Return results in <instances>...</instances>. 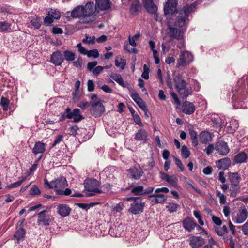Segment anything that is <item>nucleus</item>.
<instances>
[{
    "mask_svg": "<svg viewBox=\"0 0 248 248\" xmlns=\"http://www.w3.org/2000/svg\"><path fill=\"white\" fill-rule=\"evenodd\" d=\"M229 180L232 185H238L241 177L239 174L237 172H229Z\"/></svg>",
    "mask_w": 248,
    "mask_h": 248,
    "instance_id": "obj_33",
    "label": "nucleus"
},
{
    "mask_svg": "<svg viewBox=\"0 0 248 248\" xmlns=\"http://www.w3.org/2000/svg\"><path fill=\"white\" fill-rule=\"evenodd\" d=\"M64 60L68 62L73 61L75 59V54L71 51L66 50L63 52Z\"/></svg>",
    "mask_w": 248,
    "mask_h": 248,
    "instance_id": "obj_40",
    "label": "nucleus"
},
{
    "mask_svg": "<svg viewBox=\"0 0 248 248\" xmlns=\"http://www.w3.org/2000/svg\"><path fill=\"white\" fill-rule=\"evenodd\" d=\"M227 129L229 133H233L239 126L238 121L235 119H232L229 123H227Z\"/></svg>",
    "mask_w": 248,
    "mask_h": 248,
    "instance_id": "obj_34",
    "label": "nucleus"
},
{
    "mask_svg": "<svg viewBox=\"0 0 248 248\" xmlns=\"http://www.w3.org/2000/svg\"><path fill=\"white\" fill-rule=\"evenodd\" d=\"M41 191L38 186L36 185H33L30 190L31 195H38L40 194Z\"/></svg>",
    "mask_w": 248,
    "mask_h": 248,
    "instance_id": "obj_55",
    "label": "nucleus"
},
{
    "mask_svg": "<svg viewBox=\"0 0 248 248\" xmlns=\"http://www.w3.org/2000/svg\"><path fill=\"white\" fill-rule=\"evenodd\" d=\"M193 215L194 217L198 219V223L200 225L203 226L204 225V222L202 219V217L200 214L199 211L194 210L193 211Z\"/></svg>",
    "mask_w": 248,
    "mask_h": 248,
    "instance_id": "obj_52",
    "label": "nucleus"
},
{
    "mask_svg": "<svg viewBox=\"0 0 248 248\" xmlns=\"http://www.w3.org/2000/svg\"><path fill=\"white\" fill-rule=\"evenodd\" d=\"M182 226L185 230L190 232L196 228L197 224L192 218L187 217L183 220Z\"/></svg>",
    "mask_w": 248,
    "mask_h": 248,
    "instance_id": "obj_18",
    "label": "nucleus"
},
{
    "mask_svg": "<svg viewBox=\"0 0 248 248\" xmlns=\"http://www.w3.org/2000/svg\"><path fill=\"white\" fill-rule=\"evenodd\" d=\"M196 7L194 4L185 6L179 12V15L175 22V26L182 28L185 27L188 21L190 13L195 10Z\"/></svg>",
    "mask_w": 248,
    "mask_h": 248,
    "instance_id": "obj_3",
    "label": "nucleus"
},
{
    "mask_svg": "<svg viewBox=\"0 0 248 248\" xmlns=\"http://www.w3.org/2000/svg\"><path fill=\"white\" fill-rule=\"evenodd\" d=\"M176 91L182 98H186L192 93L190 87H187L185 79L180 75H175L173 78Z\"/></svg>",
    "mask_w": 248,
    "mask_h": 248,
    "instance_id": "obj_2",
    "label": "nucleus"
},
{
    "mask_svg": "<svg viewBox=\"0 0 248 248\" xmlns=\"http://www.w3.org/2000/svg\"><path fill=\"white\" fill-rule=\"evenodd\" d=\"M78 130L79 128L77 125L71 126L69 128V134L71 135L75 136L77 134H78Z\"/></svg>",
    "mask_w": 248,
    "mask_h": 248,
    "instance_id": "obj_61",
    "label": "nucleus"
},
{
    "mask_svg": "<svg viewBox=\"0 0 248 248\" xmlns=\"http://www.w3.org/2000/svg\"><path fill=\"white\" fill-rule=\"evenodd\" d=\"M64 62L63 55L60 51L53 52L51 55L50 62L55 66H60Z\"/></svg>",
    "mask_w": 248,
    "mask_h": 248,
    "instance_id": "obj_17",
    "label": "nucleus"
},
{
    "mask_svg": "<svg viewBox=\"0 0 248 248\" xmlns=\"http://www.w3.org/2000/svg\"><path fill=\"white\" fill-rule=\"evenodd\" d=\"M166 83L168 87L171 90L170 91V94L174 99L175 103L178 105H180V102L178 99L177 94L174 91H172L173 89V85L172 81V79L169 75H168V76L167 77Z\"/></svg>",
    "mask_w": 248,
    "mask_h": 248,
    "instance_id": "obj_23",
    "label": "nucleus"
},
{
    "mask_svg": "<svg viewBox=\"0 0 248 248\" xmlns=\"http://www.w3.org/2000/svg\"><path fill=\"white\" fill-rule=\"evenodd\" d=\"M193 54L188 51H180L179 58L177 61V67H185L193 61Z\"/></svg>",
    "mask_w": 248,
    "mask_h": 248,
    "instance_id": "obj_6",
    "label": "nucleus"
},
{
    "mask_svg": "<svg viewBox=\"0 0 248 248\" xmlns=\"http://www.w3.org/2000/svg\"><path fill=\"white\" fill-rule=\"evenodd\" d=\"M216 195L219 199V202L221 204H224L226 202V198L224 194L221 193L219 190L216 191Z\"/></svg>",
    "mask_w": 248,
    "mask_h": 248,
    "instance_id": "obj_54",
    "label": "nucleus"
},
{
    "mask_svg": "<svg viewBox=\"0 0 248 248\" xmlns=\"http://www.w3.org/2000/svg\"><path fill=\"white\" fill-rule=\"evenodd\" d=\"M230 165L231 161L228 157L220 159L216 162L217 167L220 170H225L230 166Z\"/></svg>",
    "mask_w": 248,
    "mask_h": 248,
    "instance_id": "obj_30",
    "label": "nucleus"
},
{
    "mask_svg": "<svg viewBox=\"0 0 248 248\" xmlns=\"http://www.w3.org/2000/svg\"><path fill=\"white\" fill-rule=\"evenodd\" d=\"M199 138L202 143L206 144L212 140L211 134L206 131H202L199 134Z\"/></svg>",
    "mask_w": 248,
    "mask_h": 248,
    "instance_id": "obj_32",
    "label": "nucleus"
},
{
    "mask_svg": "<svg viewBox=\"0 0 248 248\" xmlns=\"http://www.w3.org/2000/svg\"><path fill=\"white\" fill-rule=\"evenodd\" d=\"M127 171L129 178L134 180L140 179L144 174L142 169L139 165L130 168Z\"/></svg>",
    "mask_w": 248,
    "mask_h": 248,
    "instance_id": "obj_12",
    "label": "nucleus"
},
{
    "mask_svg": "<svg viewBox=\"0 0 248 248\" xmlns=\"http://www.w3.org/2000/svg\"><path fill=\"white\" fill-rule=\"evenodd\" d=\"M77 47L78 48V50L80 53L86 55L88 52V50L85 49L81 45V43H78L77 45Z\"/></svg>",
    "mask_w": 248,
    "mask_h": 248,
    "instance_id": "obj_62",
    "label": "nucleus"
},
{
    "mask_svg": "<svg viewBox=\"0 0 248 248\" xmlns=\"http://www.w3.org/2000/svg\"><path fill=\"white\" fill-rule=\"evenodd\" d=\"M95 6L101 10H107L111 5V2L109 0H96Z\"/></svg>",
    "mask_w": 248,
    "mask_h": 248,
    "instance_id": "obj_28",
    "label": "nucleus"
},
{
    "mask_svg": "<svg viewBox=\"0 0 248 248\" xmlns=\"http://www.w3.org/2000/svg\"><path fill=\"white\" fill-rule=\"evenodd\" d=\"M91 112L95 117H100L105 111V107L100 100L90 101Z\"/></svg>",
    "mask_w": 248,
    "mask_h": 248,
    "instance_id": "obj_8",
    "label": "nucleus"
},
{
    "mask_svg": "<svg viewBox=\"0 0 248 248\" xmlns=\"http://www.w3.org/2000/svg\"><path fill=\"white\" fill-rule=\"evenodd\" d=\"M79 111L78 108H75L72 111H71V109L69 108V111L67 114V118L68 119H74V115Z\"/></svg>",
    "mask_w": 248,
    "mask_h": 248,
    "instance_id": "obj_59",
    "label": "nucleus"
},
{
    "mask_svg": "<svg viewBox=\"0 0 248 248\" xmlns=\"http://www.w3.org/2000/svg\"><path fill=\"white\" fill-rule=\"evenodd\" d=\"M30 24L35 29H39L41 25V19L38 16L32 17L30 20Z\"/></svg>",
    "mask_w": 248,
    "mask_h": 248,
    "instance_id": "obj_38",
    "label": "nucleus"
},
{
    "mask_svg": "<svg viewBox=\"0 0 248 248\" xmlns=\"http://www.w3.org/2000/svg\"><path fill=\"white\" fill-rule=\"evenodd\" d=\"M84 185L87 191L85 194L86 197L95 196L103 192V190L99 189V182L95 179H86L84 182Z\"/></svg>",
    "mask_w": 248,
    "mask_h": 248,
    "instance_id": "obj_5",
    "label": "nucleus"
},
{
    "mask_svg": "<svg viewBox=\"0 0 248 248\" xmlns=\"http://www.w3.org/2000/svg\"><path fill=\"white\" fill-rule=\"evenodd\" d=\"M248 214L246 208L244 206H241L232 214V220L235 223L241 224L246 220Z\"/></svg>",
    "mask_w": 248,
    "mask_h": 248,
    "instance_id": "obj_7",
    "label": "nucleus"
},
{
    "mask_svg": "<svg viewBox=\"0 0 248 248\" xmlns=\"http://www.w3.org/2000/svg\"><path fill=\"white\" fill-rule=\"evenodd\" d=\"M83 5H78L75 7L71 12V16L73 18H79L80 22L82 23L83 17Z\"/></svg>",
    "mask_w": 248,
    "mask_h": 248,
    "instance_id": "obj_26",
    "label": "nucleus"
},
{
    "mask_svg": "<svg viewBox=\"0 0 248 248\" xmlns=\"http://www.w3.org/2000/svg\"><path fill=\"white\" fill-rule=\"evenodd\" d=\"M179 207V205L175 203H169L168 205L166 206V208L170 213H173L176 212Z\"/></svg>",
    "mask_w": 248,
    "mask_h": 248,
    "instance_id": "obj_48",
    "label": "nucleus"
},
{
    "mask_svg": "<svg viewBox=\"0 0 248 248\" xmlns=\"http://www.w3.org/2000/svg\"><path fill=\"white\" fill-rule=\"evenodd\" d=\"M145 202H143L140 197L131 204L129 211L133 214L137 215L143 212Z\"/></svg>",
    "mask_w": 248,
    "mask_h": 248,
    "instance_id": "obj_11",
    "label": "nucleus"
},
{
    "mask_svg": "<svg viewBox=\"0 0 248 248\" xmlns=\"http://www.w3.org/2000/svg\"><path fill=\"white\" fill-rule=\"evenodd\" d=\"M115 64L116 67H120L121 69L123 70L126 65V61L121 58L120 59H116L115 60Z\"/></svg>",
    "mask_w": 248,
    "mask_h": 248,
    "instance_id": "obj_45",
    "label": "nucleus"
},
{
    "mask_svg": "<svg viewBox=\"0 0 248 248\" xmlns=\"http://www.w3.org/2000/svg\"><path fill=\"white\" fill-rule=\"evenodd\" d=\"M177 2L175 0H168L164 7L165 15H173L177 10Z\"/></svg>",
    "mask_w": 248,
    "mask_h": 248,
    "instance_id": "obj_13",
    "label": "nucleus"
},
{
    "mask_svg": "<svg viewBox=\"0 0 248 248\" xmlns=\"http://www.w3.org/2000/svg\"><path fill=\"white\" fill-rule=\"evenodd\" d=\"M26 233V230L23 227H19L17 228L14 237L16 241V243L19 244L20 242L24 240L25 235Z\"/></svg>",
    "mask_w": 248,
    "mask_h": 248,
    "instance_id": "obj_29",
    "label": "nucleus"
},
{
    "mask_svg": "<svg viewBox=\"0 0 248 248\" xmlns=\"http://www.w3.org/2000/svg\"><path fill=\"white\" fill-rule=\"evenodd\" d=\"M182 108V112L187 115L193 114L196 109L195 106L193 103L187 101L183 102Z\"/></svg>",
    "mask_w": 248,
    "mask_h": 248,
    "instance_id": "obj_22",
    "label": "nucleus"
},
{
    "mask_svg": "<svg viewBox=\"0 0 248 248\" xmlns=\"http://www.w3.org/2000/svg\"><path fill=\"white\" fill-rule=\"evenodd\" d=\"M238 185H232L230 187V195L231 196L235 197L236 194L239 191Z\"/></svg>",
    "mask_w": 248,
    "mask_h": 248,
    "instance_id": "obj_51",
    "label": "nucleus"
},
{
    "mask_svg": "<svg viewBox=\"0 0 248 248\" xmlns=\"http://www.w3.org/2000/svg\"><path fill=\"white\" fill-rule=\"evenodd\" d=\"M11 24L9 23L4 21L0 22V32H3L10 29Z\"/></svg>",
    "mask_w": 248,
    "mask_h": 248,
    "instance_id": "obj_49",
    "label": "nucleus"
},
{
    "mask_svg": "<svg viewBox=\"0 0 248 248\" xmlns=\"http://www.w3.org/2000/svg\"><path fill=\"white\" fill-rule=\"evenodd\" d=\"M46 210H43L38 214L37 223L39 225L42 224L44 226H48L50 222L49 215H46Z\"/></svg>",
    "mask_w": 248,
    "mask_h": 248,
    "instance_id": "obj_19",
    "label": "nucleus"
},
{
    "mask_svg": "<svg viewBox=\"0 0 248 248\" xmlns=\"http://www.w3.org/2000/svg\"><path fill=\"white\" fill-rule=\"evenodd\" d=\"M82 42L84 44H93L95 42V37L94 36L89 37L86 35L85 38L82 40Z\"/></svg>",
    "mask_w": 248,
    "mask_h": 248,
    "instance_id": "obj_50",
    "label": "nucleus"
},
{
    "mask_svg": "<svg viewBox=\"0 0 248 248\" xmlns=\"http://www.w3.org/2000/svg\"><path fill=\"white\" fill-rule=\"evenodd\" d=\"M46 145L41 142H36L32 149V152L35 155L39 154L40 155H43L46 151Z\"/></svg>",
    "mask_w": 248,
    "mask_h": 248,
    "instance_id": "obj_25",
    "label": "nucleus"
},
{
    "mask_svg": "<svg viewBox=\"0 0 248 248\" xmlns=\"http://www.w3.org/2000/svg\"><path fill=\"white\" fill-rule=\"evenodd\" d=\"M143 70L144 71L141 75L142 77L145 79H148L149 78V73L150 69L146 64L143 65Z\"/></svg>",
    "mask_w": 248,
    "mask_h": 248,
    "instance_id": "obj_57",
    "label": "nucleus"
},
{
    "mask_svg": "<svg viewBox=\"0 0 248 248\" xmlns=\"http://www.w3.org/2000/svg\"><path fill=\"white\" fill-rule=\"evenodd\" d=\"M50 189H54L56 195L58 191L68 186L67 182L65 177L63 176L60 177L51 181Z\"/></svg>",
    "mask_w": 248,
    "mask_h": 248,
    "instance_id": "obj_10",
    "label": "nucleus"
},
{
    "mask_svg": "<svg viewBox=\"0 0 248 248\" xmlns=\"http://www.w3.org/2000/svg\"><path fill=\"white\" fill-rule=\"evenodd\" d=\"M26 179V177H22L21 179L18 180V181L8 185L7 186V187L8 189H12L14 188L18 187L22 184V183Z\"/></svg>",
    "mask_w": 248,
    "mask_h": 248,
    "instance_id": "obj_44",
    "label": "nucleus"
},
{
    "mask_svg": "<svg viewBox=\"0 0 248 248\" xmlns=\"http://www.w3.org/2000/svg\"><path fill=\"white\" fill-rule=\"evenodd\" d=\"M149 198L153 197L151 202L155 203H163L167 200V197L161 193H151L148 196Z\"/></svg>",
    "mask_w": 248,
    "mask_h": 248,
    "instance_id": "obj_24",
    "label": "nucleus"
},
{
    "mask_svg": "<svg viewBox=\"0 0 248 248\" xmlns=\"http://www.w3.org/2000/svg\"><path fill=\"white\" fill-rule=\"evenodd\" d=\"M166 182L175 188H178L179 187L178 179L175 176H170Z\"/></svg>",
    "mask_w": 248,
    "mask_h": 248,
    "instance_id": "obj_42",
    "label": "nucleus"
},
{
    "mask_svg": "<svg viewBox=\"0 0 248 248\" xmlns=\"http://www.w3.org/2000/svg\"><path fill=\"white\" fill-rule=\"evenodd\" d=\"M128 189L131 190V192L134 195H149L153 192L154 190V187L153 186H148L146 188H144L142 186H130L128 187Z\"/></svg>",
    "mask_w": 248,
    "mask_h": 248,
    "instance_id": "obj_9",
    "label": "nucleus"
},
{
    "mask_svg": "<svg viewBox=\"0 0 248 248\" xmlns=\"http://www.w3.org/2000/svg\"><path fill=\"white\" fill-rule=\"evenodd\" d=\"M71 190L70 188H67L64 190L62 189L60 191H58V193L57 195L59 196H68L71 195Z\"/></svg>",
    "mask_w": 248,
    "mask_h": 248,
    "instance_id": "obj_56",
    "label": "nucleus"
},
{
    "mask_svg": "<svg viewBox=\"0 0 248 248\" xmlns=\"http://www.w3.org/2000/svg\"><path fill=\"white\" fill-rule=\"evenodd\" d=\"M86 55L89 57H93L94 58H97L99 54L98 51L97 49H92L88 51Z\"/></svg>",
    "mask_w": 248,
    "mask_h": 248,
    "instance_id": "obj_53",
    "label": "nucleus"
},
{
    "mask_svg": "<svg viewBox=\"0 0 248 248\" xmlns=\"http://www.w3.org/2000/svg\"><path fill=\"white\" fill-rule=\"evenodd\" d=\"M247 80V84L248 87V75L245 76L243 79L238 81V84L235 89L233 90V96L232 102L234 108H244L242 103L248 96V93L244 89V87L241 85L243 82Z\"/></svg>",
    "mask_w": 248,
    "mask_h": 248,
    "instance_id": "obj_1",
    "label": "nucleus"
},
{
    "mask_svg": "<svg viewBox=\"0 0 248 248\" xmlns=\"http://www.w3.org/2000/svg\"><path fill=\"white\" fill-rule=\"evenodd\" d=\"M101 189L100 190H103V192L102 193H106L108 191H109L111 189L112 186L109 183H106L103 185L101 186Z\"/></svg>",
    "mask_w": 248,
    "mask_h": 248,
    "instance_id": "obj_60",
    "label": "nucleus"
},
{
    "mask_svg": "<svg viewBox=\"0 0 248 248\" xmlns=\"http://www.w3.org/2000/svg\"><path fill=\"white\" fill-rule=\"evenodd\" d=\"M214 229L216 233L219 236H224L225 234L228 232V227L225 225L222 227L215 226Z\"/></svg>",
    "mask_w": 248,
    "mask_h": 248,
    "instance_id": "obj_37",
    "label": "nucleus"
},
{
    "mask_svg": "<svg viewBox=\"0 0 248 248\" xmlns=\"http://www.w3.org/2000/svg\"><path fill=\"white\" fill-rule=\"evenodd\" d=\"M131 97L133 100L137 103L139 107L145 113H147L148 109L145 103L143 100L140 97L138 93L134 91L130 94Z\"/></svg>",
    "mask_w": 248,
    "mask_h": 248,
    "instance_id": "obj_15",
    "label": "nucleus"
},
{
    "mask_svg": "<svg viewBox=\"0 0 248 248\" xmlns=\"http://www.w3.org/2000/svg\"><path fill=\"white\" fill-rule=\"evenodd\" d=\"M143 5L147 12L150 14H155L158 10L157 6L153 0H143Z\"/></svg>",
    "mask_w": 248,
    "mask_h": 248,
    "instance_id": "obj_20",
    "label": "nucleus"
},
{
    "mask_svg": "<svg viewBox=\"0 0 248 248\" xmlns=\"http://www.w3.org/2000/svg\"><path fill=\"white\" fill-rule=\"evenodd\" d=\"M215 150L221 155H227L230 151V149L227 143L222 140L218 141L216 144Z\"/></svg>",
    "mask_w": 248,
    "mask_h": 248,
    "instance_id": "obj_14",
    "label": "nucleus"
},
{
    "mask_svg": "<svg viewBox=\"0 0 248 248\" xmlns=\"http://www.w3.org/2000/svg\"><path fill=\"white\" fill-rule=\"evenodd\" d=\"M141 4L139 1H133L130 7L129 12L132 15H137L139 12Z\"/></svg>",
    "mask_w": 248,
    "mask_h": 248,
    "instance_id": "obj_36",
    "label": "nucleus"
},
{
    "mask_svg": "<svg viewBox=\"0 0 248 248\" xmlns=\"http://www.w3.org/2000/svg\"><path fill=\"white\" fill-rule=\"evenodd\" d=\"M0 105L4 111H7L9 108V100L6 97H2L1 99Z\"/></svg>",
    "mask_w": 248,
    "mask_h": 248,
    "instance_id": "obj_46",
    "label": "nucleus"
},
{
    "mask_svg": "<svg viewBox=\"0 0 248 248\" xmlns=\"http://www.w3.org/2000/svg\"><path fill=\"white\" fill-rule=\"evenodd\" d=\"M189 244L192 248H197L204 243V240L201 236H192L189 239Z\"/></svg>",
    "mask_w": 248,
    "mask_h": 248,
    "instance_id": "obj_27",
    "label": "nucleus"
},
{
    "mask_svg": "<svg viewBox=\"0 0 248 248\" xmlns=\"http://www.w3.org/2000/svg\"><path fill=\"white\" fill-rule=\"evenodd\" d=\"M110 77L117 82L120 85L123 87H125L124 82L121 75L112 73L110 75Z\"/></svg>",
    "mask_w": 248,
    "mask_h": 248,
    "instance_id": "obj_39",
    "label": "nucleus"
},
{
    "mask_svg": "<svg viewBox=\"0 0 248 248\" xmlns=\"http://www.w3.org/2000/svg\"><path fill=\"white\" fill-rule=\"evenodd\" d=\"M104 69V67L101 66L95 67L93 70L92 73L94 76L98 75Z\"/></svg>",
    "mask_w": 248,
    "mask_h": 248,
    "instance_id": "obj_63",
    "label": "nucleus"
},
{
    "mask_svg": "<svg viewBox=\"0 0 248 248\" xmlns=\"http://www.w3.org/2000/svg\"><path fill=\"white\" fill-rule=\"evenodd\" d=\"M135 139L138 141L145 142L148 140V134L144 129H140L135 134Z\"/></svg>",
    "mask_w": 248,
    "mask_h": 248,
    "instance_id": "obj_31",
    "label": "nucleus"
},
{
    "mask_svg": "<svg viewBox=\"0 0 248 248\" xmlns=\"http://www.w3.org/2000/svg\"><path fill=\"white\" fill-rule=\"evenodd\" d=\"M96 8L93 2H88L83 6L82 23H89L96 19Z\"/></svg>",
    "mask_w": 248,
    "mask_h": 248,
    "instance_id": "obj_4",
    "label": "nucleus"
},
{
    "mask_svg": "<svg viewBox=\"0 0 248 248\" xmlns=\"http://www.w3.org/2000/svg\"><path fill=\"white\" fill-rule=\"evenodd\" d=\"M47 14L56 20L59 19L61 16V12L57 9H50L47 11Z\"/></svg>",
    "mask_w": 248,
    "mask_h": 248,
    "instance_id": "obj_41",
    "label": "nucleus"
},
{
    "mask_svg": "<svg viewBox=\"0 0 248 248\" xmlns=\"http://www.w3.org/2000/svg\"><path fill=\"white\" fill-rule=\"evenodd\" d=\"M63 139V136L62 135H58L55 139L53 143H52L51 146L52 147H54L56 146L57 144H59L61 141H62Z\"/></svg>",
    "mask_w": 248,
    "mask_h": 248,
    "instance_id": "obj_58",
    "label": "nucleus"
},
{
    "mask_svg": "<svg viewBox=\"0 0 248 248\" xmlns=\"http://www.w3.org/2000/svg\"><path fill=\"white\" fill-rule=\"evenodd\" d=\"M211 121L215 126L217 128H220L222 125L221 119L218 116L212 117Z\"/></svg>",
    "mask_w": 248,
    "mask_h": 248,
    "instance_id": "obj_43",
    "label": "nucleus"
},
{
    "mask_svg": "<svg viewBox=\"0 0 248 248\" xmlns=\"http://www.w3.org/2000/svg\"><path fill=\"white\" fill-rule=\"evenodd\" d=\"M57 213L62 217H64L68 216L71 212L70 206L64 203L61 204L57 206Z\"/></svg>",
    "mask_w": 248,
    "mask_h": 248,
    "instance_id": "obj_16",
    "label": "nucleus"
},
{
    "mask_svg": "<svg viewBox=\"0 0 248 248\" xmlns=\"http://www.w3.org/2000/svg\"><path fill=\"white\" fill-rule=\"evenodd\" d=\"M168 28L169 29L168 33L170 37L177 39H181L183 38L184 32L182 30L170 27V25L168 26Z\"/></svg>",
    "mask_w": 248,
    "mask_h": 248,
    "instance_id": "obj_21",
    "label": "nucleus"
},
{
    "mask_svg": "<svg viewBox=\"0 0 248 248\" xmlns=\"http://www.w3.org/2000/svg\"><path fill=\"white\" fill-rule=\"evenodd\" d=\"M94 83L92 80H88L87 82V90L89 92H93L94 90Z\"/></svg>",
    "mask_w": 248,
    "mask_h": 248,
    "instance_id": "obj_64",
    "label": "nucleus"
},
{
    "mask_svg": "<svg viewBox=\"0 0 248 248\" xmlns=\"http://www.w3.org/2000/svg\"><path fill=\"white\" fill-rule=\"evenodd\" d=\"M247 158V155L244 152H241L234 156V162L236 163H243L245 162Z\"/></svg>",
    "mask_w": 248,
    "mask_h": 248,
    "instance_id": "obj_35",
    "label": "nucleus"
},
{
    "mask_svg": "<svg viewBox=\"0 0 248 248\" xmlns=\"http://www.w3.org/2000/svg\"><path fill=\"white\" fill-rule=\"evenodd\" d=\"M190 155V152L186 145H183L181 148V155L184 159H187Z\"/></svg>",
    "mask_w": 248,
    "mask_h": 248,
    "instance_id": "obj_47",
    "label": "nucleus"
}]
</instances>
